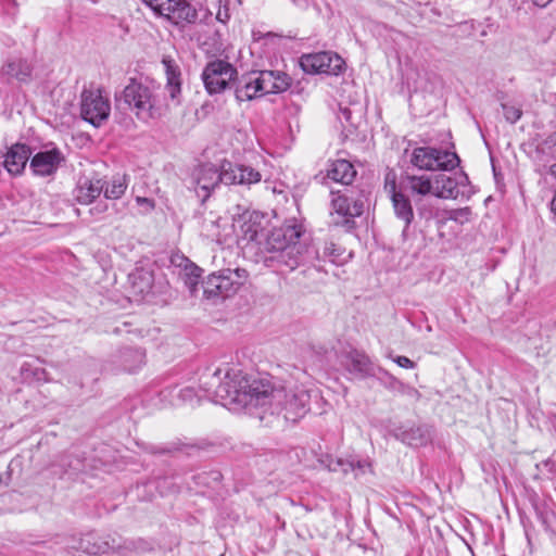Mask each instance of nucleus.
<instances>
[{"mask_svg": "<svg viewBox=\"0 0 556 556\" xmlns=\"http://www.w3.org/2000/svg\"><path fill=\"white\" fill-rule=\"evenodd\" d=\"M206 395L224 406L258 407L267 396L268 380L248 378L240 369H216L201 377Z\"/></svg>", "mask_w": 556, "mask_h": 556, "instance_id": "obj_1", "label": "nucleus"}, {"mask_svg": "<svg viewBox=\"0 0 556 556\" xmlns=\"http://www.w3.org/2000/svg\"><path fill=\"white\" fill-rule=\"evenodd\" d=\"M268 389L267 396L258 407H268L271 414H282L286 420L293 422L305 416L309 403V394L306 390L274 388L269 381Z\"/></svg>", "mask_w": 556, "mask_h": 556, "instance_id": "obj_2", "label": "nucleus"}, {"mask_svg": "<svg viewBox=\"0 0 556 556\" xmlns=\"http://www.w3.org/2000/svg\"><path fill=\"white\" fill-rule=\"evenodd\" d=\"M301 235V227L296 225L275 229L267 239V250L278 252V260L290 269H294L300 264L303 251L299 242Z\"/></svg>", "mask_w": 556, "mask_h": 556, "instance_id": "obj_3", "label": "nucleus"}, {"mask_svg": "<svg viewBox=\"0 0 556 556\" xmlns=\"http://www.w3.org/2000/svg\"><path fill=\"white\" fill-rule=\"evenodd\" d=\"M245 268H223L210 274L204 281V295L211 298H229L235 295L249 280Z\"/></svg>", "mask_w": 556, "mask_h": 556, "instance_id": "obj_4", "label": "nucleus"}, {"mask_svg": "<svg viewBox=\"0 0 556 556\" xmlns=\"http://www.w3.org/2000/svg\"><path fill=\"white\" fill-rule=\"evenodd\" d=\"M409 162L420 170H452L459 165V157L455 152L440 150L432 147H418L412 151Z\"/></svg>", "mask_w": 556, "mask_h": 556, "instance_id": "obj_5", "label": "nucleus"}, {"mask_svg": "<svg viewBox=\"0 0 556 556\" xmlns=\"http://www.w3.org/2000/svg\"><path fill=\"white\" fill-rule=\"evenodd\" d=\"M201 78L208 94H219L231 88L238 71L231 63L216 59L204 66Z\"/></svg>", "mask_w": 556, "mask_h": 556, "instance_id": "obj_6", "label": "nucleus"}, {"mask_svg": "<svg viewBox=\"0 0 556 556\" xmlns=\"http://www.w3.org/2000/svg\"><path fill=\"white\" fill-rule=\"evenodd\" d=\"M384 191L392 203L395 217L404 223L402 237L406 239L407 229L414 219V210L409 198L397 186V175L393 169L386 172Z\"/></svg>", "mask_w": 556, "mask_h": 556, "instance_id": "obj_7", "label": "nucleus"}, {"mask_svg": "<svg viewBox=\"0 0 556 556\" xmlns=\"http://www.w3.org/2000/svg\"><path fill=\"white\" fill-rule=\"evenodd\" d=\"M219 184H225L224 161L220 162L219 166L211 163L201 164L191 172L189 186L202 202L210 198Z\"/></svg>", "mask_w": 556, "mask_h": 556, "instance_id": "obj_8", "label": "nucleus"}, {"mask_svg": "<svg viewBox=\"0 0 556 556\" xmlns=\"http://www.w3.org/2000/svg\"><path fill=\"white\" fill-rule=\"evenodd\" d=\"M156 14L177 26L194 23L197 10L186 0H142Z\"/></svg>", "mask_w": 556, "mask_h": 556, "instance_id": "obj_9", "label": "nucleus"}, {"mask_svg": "<svg viewBox=\"0 0 556 556\" xmlns=\"http://www.w3.org/2000/svg\"><path fill=\"white\" fill-rule=\"evenodd\" d=\"M123 100L138 118L147 121L153 116L152 90L149 86L131 80L123 91Z\"/></svg>", "mask_w": 556, "mask_h": 556, "instance_id": "obj_10", "label": "nucleus"}, {"mask_svg": "<svg viewBox=\"0 0 556 556\" xmlns=\"http://www.w3.org/2000/svg\"><path fill=\"white\" fill-rule=\"evenodd\" d=\"M301 67L309 74L325 73L330 75H339L344 70L343 59L332 52H318L306 54L301 58Z\"/></svg>", "mask_w": 556, "mask_h": 556, "instance_id": "obj_11", "label": "nucleus"}, {"mask_svg": "<svg viewBox=\"0 0 556 556\" xmlns=\"http://www.w3.org/2000/svg\"><path fill=\"white\" fill-rule=\"evenodd\" d=\"M111 105L100 91H85L81 100V116L93 126H100L110 116Z\"/></svg>", "mask_w": 556, "mask_h": 556, "instance_id": "obj_12", "label": "nucleus"}, {"mask_svg": "<svg viewBox=\"0 0 556 556\" xmlns=\"http://www.w3.org/2000/svg\"><path fill=\"white\" fill-rule=\"evenodd\" d=\"M223 161L225 185L251 186L262 180V174L252 166Z\"/></svg>", "mask_w": 556, "mask_h": 556, "instance_id": "obj_13", "label": "nucleus"}, {"mask_svg": "<svg viewBox=\"0 0 556 556\" xmlns=\"http://www.w3.org/2000/svg\"><path fill=\"white\" fill-rule=\"evenodd\" d=\"M264 217L258 212H244L235 223L238 227V236L247 242L260 243V237L263 236Z\"/></svg>", "mask_w": 556, "mask_h": 556, "instance_id": "obj_14", "label": "nucleus"}, {"mask_svg": "<svg viewBox=\"0 0 556 556\" xmlns=\"http://www.w3.org/2000/svg\"><path fill=\"white\" fill-rule=\"evenodd\" d=\"M64 157L59 149L36 153L30 160V168L37 176H50L56 172Z\"/></svg>", "mask_w": 556, "mask_h": 556, "instance_id": "obj_15", "label": "nucleus"}, {"mask_svg": "<svg viewBox=\"0 0 556 556\" xmlns=\"http://www.w3.org/2000/svg\"><path fill=\"white\" fill-rule=\"evenodd\" d=\"M258 84L262 87V93H279L286 91L290 86V78L287 74L275 71H262L257 73Z\"/></svg>", "mask_w": 556, "mask_h": 556, "instance_id": "obj_16", "label": "nucleus"}, {"mask_svg": "<svg viewBox=\"0 0 556 556\" xmlns=\"http://www.w3.org/2000/svg\"><path fill=\"white\" fill-rule=\"evenodd\" d=\"M30 156V151L25 144H14L3 155V166L12 175H18L23 172Z\"/></svg>", "mask_w": 556, "mask_h": 556, "instance_id": "obj_17", "label": "nucleus"}, {"mask_svg": "<svg viewBox=\"0 0 556 556\" xmlns=\"http://www.w3.org/2000/svg\"><path fill=\"white\" fill-rule=\"evenodd\" d=\"M30 64L23 59H10L0 70V75L7 81L15 79L21 83H27L31 76Z\"/></svg>", "mask_w": 556, "mask_h": 556, "instance_id": "obj_18", "label": "nucleus"}, {"mask_svg": "<svg viewBox=\"0 0 556 556\" xmlns=\"http://www.w3.org/2000/svg\"><path fill=\"white\" fill-rule=\"evenodd\" d=\"M355 175L356 170L349 161L336 160L328 165L325 178L342 185H350Z\"/></svg>", "mask_w": 556, "mask_h": 556, "instance_id": "obj_19", "label": "nucleus"}, {"mask_svg": "<svg viewBox=\"0 0 556 556\" xmlns=\"http://www.w3.org/2000/svg\"><path fill=\"white\" fill-rule=\"evenodd\" d=\"M258 81L257 73L243 76L236 88V99L238 101H250L262 97V87Z\"/></svg>", "mask_w": 556, "mask_h": 556, "instance_id": "obj_20", "label": "nucleus"}, {"mask_svg": "<svg viewBox=\"0 0 556 556\" xmlns=\"http://www.w3.org/2000/svg\"><path fill=\"white\" fill-rule=\"evenodd\" d=\"M433 197L439 199H456L459 194L458 182L445 174L432 176Z\"/></svg>", "mask_w": 556, "mask_h": 556, "instance_id": "obj_21", "label": "nucleus"}, {"mask_svg": "<svg viewBox=\"0 0 556 556\" xmlns=\"http://www.w3.org/2000/svg\"><path fill=\"white\" fill-rule=\"evenodd\" d=\"M103 191L101 179L81 180L75 189V199L78 203L88 205L92 203Z\"/></svg>", "mask_w": 556, "mask_h": 556, "instance_id": "obj_22", "label": "nucleus"}, {"mask_svg": "<svg viewBox=\"0 0 556 556\" xmlns=\"http://www.w3.org/2000/svg\"><path fill=\"white\" fill-rule=\"evenodd\" d=\"M162 63L164 65L166 75V91L168 92L172 100L178 102L177 98L180 94L181 90V73L179 66L176 64L174 60L169 58H164Z\"/></svg>", "mask_w": 556, "mask_h": 556, "instance_id": "obj_23", "label": "nucleus"}, {"mask_svg": "<svg viewBox=\"0 0 556 556\" xmlns=\"http://www.w3.org/2000/svg\"><path fill=\"white\" fill-rule=\"evenodd\" d=\"M333 198L331 201L333 211L343 217H356L362 215L364 203L362 200L350 201L346 197L332 192Z\"/></svg>", "mask_w": 556, "mask_h": 556, "instance_id": "obj_24", "label": "nucleus"}, {"mask_svg": "<svg viewBox=\"0 0 556 556\" xmlns=\"http://www.w3.org/2000/svg\"><path fill=\"white\" fill-rule=\"evenodd\" d=\"M404 181L413 194L433 195L432 176L406 175Z\"/></svg>", "mask_w": 556, "mask_h": 556, "instance_id": "obj_25", "label": "nucleus"}, {"mask_svg": "<svg viewBox=\"0 0 556 556\" xmlns=\"http://www.w3.org/2000/svg\"><path fill=\"white\" fill-rule=\"evenodd\" d=\"M349 359V369L351 371L357 372L362 376H371L374 375V365L368 356L357 351L351 352L348 355Z\"/></svg>", "mask_w": 556, "mask_h": 556, "instance_id": "obj_26", "label": "nucleus"}, {"mask_svg": "<svg viewBox=\"0 0 556 556\" xmlns=\"http://www.w3.org/2000/svg\"><path fill=\"white\" fill-rule=\"evenodd\" d=\"M129 279H130L134 292L138 295H144L146 293H149L152 289L153 277L149 270H146L142 268L136 269L129 276Z\"/></svg>", "mask_w": 556, "mask_h": 556, "instance_id": "obj_27", "label": "nucleus"}, {"mask_svg": "<svg viewBox=\"0 0 556 556\" xmlns=\"http://www.w3.org/2000/svg\"><path fill=\"white\" fill-rule=\"evenodd\" d=\"M127 180L125 176L117 175L112 177V179L108 182H103V193L104 197L109 200H117L121 199L126 189H127Z\"/></svg>", "mask_w": 556, "mask_h": 556, "instance_id": "obj_28", "label": "nucleus"}, {"mask_svg": "<svg viewBox=\"0 0 556 556\" xmlns=\"http://www.w3.org/2000/svg\"><path fill=\"white\" fill-rule=\"evenodd\" d=\"M80 549L89 555L101 556L109 554L111 546L105 541L96 539L92 535H87L80 541Z\"/></svg>", "mask_w": 556, "mask_h": 556, "instance_id": "obj_29", "label": "nucleus"}, {"mask_svg": "<svg viewBox=\"0 0 556 556\" xmlns=\"http://www.w3.org/2000/svg\"><path fill=\"white\" fill-rule=\"evenodd\" d=\"M320 462L330 471L341 470L343 473H348L350 470L355 469L354 460H344L342 458L334 459L327 455L325 458H321Z\"/></svg>", "mask_w": 556, "mask_h": 556, "instance_id": "obj_30", "label": "nucleus"}, {"mask_svg": "<svg viewBox=\"0 0 556 556\" xmlns=\"http://www.w3.org/2000/svg\"><path fill=\"white\" fill-rule=\"evenodd\" d=\"M150 549V546L142 542L141 540L136 541H127L124 543L123 547H118L116 552L121 556H132V555H141L142 552Z\"/></svg>", "mask_w": 556, "mask_h": 556, "instance_id": "obj_31", "label": "nucleus"}, {"mask_svg": "<svg viewBox=\"0 0 556 556\" xmlns=\"http://www.w3.org/2000/svg\"><path fill=\"white\" fill-rule=\"evenodd\" d=\"M471 211L469 207H463L453 210L448 213V219L454 220L459 224H465L470 220Z\"/></svg>", "mask_w": 556, "mask_h": 556, "instance_id": "obj_32", "label": "nucleus"}, {"mask_svg": "<svg viewBox=\"0 0 556 556\" xmlns=\"http://www.w3.org/2000/svg\"><path fill=\"white\" fill-rule=\"evenodd\" d=\"M504 116L507 122L514 124L521 117V110L515 105L503 104Z\"/></svg>", "mask_w": 556, "mask_h": 556, "instance_id": "obj_33", "label": "nucleus"}, {"mask_svg": "<svg viewBox=\"0 0 556 556\" xmlns=\"http://www.w3.org/2000/svg\"><path fill=\"white\" fill-rule=\"evenodd\" d=\"M219 219L210 220L208 223L205 222L203 225V228L208 231L207 236L212 239H219V232L217 230L211 229L213 227H218Z\"/></svg>", "mask_w": 556, "mask_h": 556, "instance_id": "obj_34", "label": "nucleus"}, {"mask_svg": "<svg viewBox=\"0 0 556 556\" xmlns=\"http://www.w3.org/2000/svg\"><path fill=\"white\" fill-rule=\"evenodd\" d=\"M355 469V476H358L359 473H365L367 470H370L371 465L367 460H356L354 462Z\"/></svg>", "mask_w": 556, "mask_h": 556, "instance_id": "obj_35", "label": "nucleus"}, {"mask_svg": "<svg viewBox=\"0 0 556 556\" xmlns=\"http://www.w3.org/2000/svg\"><path fill=\"white\" fill-rule=\"evenodd\" d=\"M393 361L403 368L412 369L415 367V363L406 356H396Z\"/></svg>", "mask_w": 556, "mask_h": 556, "instance_id": "obj_36", "label": "nucleus"}, {"mask_svg": "<svg viewBox=\"0 0 556 556\" xmlns=\"http://www.w3.org/2000/svg\"><path fill=\"white\" fill-rule=\"evenodd\" d=\"M137 203L140 204V205H144L147 206L149 210H153L154 208V203L152 200L148 199V198H142V197H138L136 199Z\"/></svg>", "mask_w": 556, "mask_h": 556, "instance_id": "obj_37", "label": "nucleus"}, {"mask_svg": "<svg viewBox=\"0 0 556 556\" xmlns=\"http://www.w3.org/2000/svg\"><path fill=\"white\" fill-rule=\"evenodd\" d=\"M201 268L198 267L197 265L191 266V275L194 277V282L191 281V285H197L198 278L201 276Z\"/></svg>", "mask_w": 556, "mask_h": 556, "instance_id": "obj_38", "label": "nucleus"}, {"mask_svg": "<svg viewBox=\"0 0 556 556\" xmlns=\"http://www.w3.org/2000/svg\"><path fill=\"white\" fill-rule=\"evenodd\" d=\"M108 210V205L106 204H98L97 206H94L93 208L90 210L91 214H94V213H103Z\"/></svg>", "mask_w": 556, "mask_h": 556, "instance_id": "obj_39", "label": "nucleus"}, {"mask_svg": "<svg viewBox=\"0 0 556 556\" xmlns=\"http://www.w3.org/2000/svg\"><path fill=\"white\" fill-rule=\"evenodd\" d=\"M216 17L218 21L226 23L229 18V15H228L227 11H225L224 13L222 11H218Z\"/></svg>", "mask_w": 556, "mask_h": 556, "instance_id": "obj_40", "label": "nucleus"}, {"mask_svg": "<svg viewBox=\"0 0 556 556\" xmlns=\"http://www.w3.org/2000/svg\"><path fill=\"white\" fill-rule=\"evenodd\" d=\"M334 253V244L330 243L329 245H326L325 248V254L328 256H332Z\"/></svg>", "mask_w": 556, "mask_h": 556, "instance_id": "obj_41", "label": "nucleus"}, {"mask_svg": "<svg viewBox=\"0 0 556 556\" xmlns=\"http://www.w3.org/2000/svg\"><path fill=\"white\" fill-rule=\"evenodd\" d=\"M533 3L538 7L544 8L546 7L552 0H532Z\"/></svg>", "mask_w": 556, "mask_h": 556, "instance_id": "obj_42", "label": "nucleus"}, {"mask_svg": "<svg viewBox=\"0 0 556 556\" xmlns=\"http://www.w3.org/2000/svg\"><path fill=\"white\" fill-rule=\"evenodd\" d=\"M548 174L556 179V164H553L552 166H549Z\"/></svg>", "mask_w": 556, "mask_h": 556, "instance_id": "obj_43", "label": "nucleus"}, {"mask_svg": "<svg viewBox=\"0 0 556 556\" xmlns=\"http://www.w3.org/2000/svg\"><path fill=\"white\" fill-rule=\"evenodd\" d=\"M551 142L553 143V147L556 151V131L551 137Z\"/></svg>", "mask_w": 556, "mask_h": 556, "instance_id": "obj_44", "label": "nucleus"}, {"mask_svg": "<svg viewBox=\"0 0 556 556\" xmlns=\"http://www.w3.org/2000/svg\"><path fill=\"white\" fill-rule=\"evenodd\" d=\"M184 392H185V393H190L191 391H190V390H188V389H185V391H184Z\"/></svg>", "mask_w": 556, "mask_h": 556, "instance_id": "obj_45", "label": "nucleus"}]
</instances>
